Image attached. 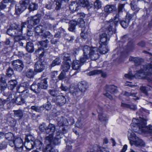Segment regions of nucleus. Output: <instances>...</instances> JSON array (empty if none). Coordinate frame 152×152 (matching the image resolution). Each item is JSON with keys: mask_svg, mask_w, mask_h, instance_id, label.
I'll use <instances>...</instances> for the list:
<instances>
[{"mask_svg": "<svg viewBox=\"0 0 152 152\" xmlns=\"http://www.w3.org/2000/svg\"><path fill=\"white\" fill-rule=\"evenodd\" d=\"M66 73L64 72H61V73L59 75L58 77V78L59 80H62L66 77Z\"/></svg>", "mask_w": 152, "mask_h": 152, "instance_id": "62", "label": "nucleus"}, {"mask_svg": "<svg viewBox=\"0 0 152 152\" xmlns=\"http://www.w3.org/2000/svg\"><path fill=\"white\" fill-rule=\"evenodd\" d=\"M53 3V5L56 6L55 9L57 10H59L61 6V3L60 0H50Z\"/></svg>", "mask_w": 152, "mask_h": 152, "instance_id": "35", "label": "nucleus"}, {"mask_svg": "<svg viewBox=\"0 0 152 152\" xmlns=\"http://www.w3.org/2000/svg\"><path fill=\"white\" fill-rule=\"evenodd\" d=\"M5 1L3 0L0 3V10H4L6 8L7 6Z\"/></svg>", "mask_w": 152, "mask_h": 152, "instance_id": "63", "label": "nucleus"}, {"mask_svg": "<svg viewBox=\"0 0 152 152\" xmlns=\"http://www.w3.org/2000/svg\"><path fill=\"white\" fill-rule=\"evenodd\" d=\"M61 62V60L59 58H57L53 61L51 64V67L59 65Z\"/></svg>", "mask_w": 152, "mask_h": 152, "instance_id": "42", "label": "nucleus"}, {"mask_svg": "<svg viewBox=\"0 0 152 152\" xmlns=\"http://www.w3.org/2000/svg\"><path fill=\"white\" fill-rule=\"evenodd\" d=\"M78 88L74 85H71L70 86V92L75 97H80L84 95V92L87 88V83L85 81H82L78 84Z\"/></svg>", "mask_w": 152, "mask_h": 152, "instance_id": "4", "label": "nucleus"}, {"mask_svg": "<svg viewBox=\"0 0 152 152\" xmlns=\"http://www.w3.org/2000/svg\"><path fill=\"white\" fill-rule=\"evenodd\" d=\"M34 75V71L33 69H29L26 71V76L28 78H30L33 77Z\"/></svg>", "mask_w": 152, "mask_h": 152, "instance_id": "50", "label": "nucleus"}, {"mask_svg": "<svg viewBox=\"0 0 152 152\" xmlns=\"http://www.w3.org/2000/svg\"><path fill=\"white\" fill-rule=\"evenodd\" d=\"M44 27L42 26L39 25L35 27L34 31L36 35L41 36L44 31Z\"/></svg>", "mask_w": 152, "mask_h": 152, "instance_id": "27", "label": "nucleus"}, {"mask_svg": "<svg viewBox=\"0 0 152 152\" xmlns=\"http://www.w3.org/2000/svg\"><path fill=\"white\" fill-rule=\"evenodd\" d=\"M116 4H110L106 5L104 8L105 12L107 14L112 13L116 10Z\"/></svg>", "mask_w": 152, "mask_h": 152, "instance_id": "19", "label": "nucleus"}, {"mask_svg": "<svg viewBox=\"0 0 152 152\" xmlns=\"http://www.w3.org/2000/svg\"><path fill=\"white\" fill-rule=\"evenodd\" d=\"M77 25H78L80 27L82 28H83V29H85L84 27L85 22L83 19L82 18H78L77 19Z\"/></svg>", "mask_w": 152, "mask_h": 152, "instance_id": "46", "label": "nucleus"}, {"mask_svg": "<svg viewBox=\"0 0 152 152\" xmlns=\"http://www.w3.org/2000/svg\"><path fill=\"white\" fill-rule=\"evenodd\" d=\"M34 147L35 146L37 149H39L42 146V143L40 141L37 140L34 141Z\"/></svg>", "mask_w": 152, "mask_h": 152, "instance_id": "45", "label": "nucleus"}, {"mask_svg": "<svg viewBox=\"0 0 152 152\" xmlns=\"http://www.w3.org/2000/svg\"><path fill=\"white\" fill-rule=\"evenodd\" d=\"M147 113V110L143 108H140L136 113L137 115L140 116L139 119L133 118L132 123L130 125L132 129L135 132L139 133H143L150 134H152V126L149 125L148 126H146V121L147 120L140 116H145Z\"/></svg>", "mask_w": 152, "mask_h": 152, "instance_id": "1", "label": "nucleus"}, {"mask_svg": "<svg viewBox=\"0 0 152 152\" xmlns=\"http://www.w3.org/2000/svg\"><path fill=\"white\" fill-rule=\"evenodd\" d=\"M41 17V15L39 14L30 17V18L31 22V26H35L38 24L39 22Z\"/></svg>", "mask_w": 152, "mask_h": 152, "instance_id": "18", "label": "nucleus"}, {"mask_svg": "<svg viewBox=\"0 0 152 152\" xmlns=\"http://www.w3.org/2000/svg\"><path fill=\"white\" fill-rule=\"evenodd\" d=\"M52 101L55 102L57 105L61 106L65 103L66 99L64 96L59 95L56 96L55 99H52Z\"/></svg>", "mask_w": 152, "mask_h": 152, "instance_id": "15", "label": "nucleus"}, {"mask_svg": "<svg viewBox=\"0 0 152 152\" xmlns=\"http://www.w3.org/2000/svg\"><path fill=\"white\" fill-rule=\"evenodd\" d=\"M17 82L15 80H12L8 83V88L10 90H13L16 86Z\"/></svg>", "mask_w": 152, "mask_h": 152, "instance_id": "36", "label": "nucleus"}, {"mask_svg": "<svg viewBox=\"0 0 152 152\" xmlns=\"http://www.w3.org/2000/svg\"><path fill=\"white\" fill-rule=\"evenodd\" d=\"M36 52L37 54L39 55L40 56L42 57L44 55V53L43 50L42 49H39L36 50Z\"/></svg>", "mask_w": 152, "mask_h": 152, "instance_id": "64", "label": "nucleus"}, {"mask_svg": "<svg viewBox=\"0 0 152 152\" xmlns=\"http://www.w3.org/2000/svg\"><path fill=\"white\" fill-rule=\"evenodd\" d=\"M109 40L107 38V34L105 33L102 34L99 36L100 44L107 45V41Z\"/></svg>", "mask_w": 152, "mask_h": 152, "instance_id": "22", "label": "nucleus"}, {"mask_svg": "<svg viewBox=\"0 0 152 152\" xmlns=\"http://www.w3.org/2000/svg\"><path fill=\"white\" fill-rule=\"evenodd\" d=\"M129 23V20H126V21L122 20L120 22V24L123 28H125L128 26Z\"/></svg>", "mask_w": 152, "mask_h": 152, "instance_id": "53", "label": "nucleus"}, {"mask_svg": "<svg viewBox=\"0 0 152 152\" xmlns=\"http://www.w3.org/2000/svg\"><path fill=\"white\" fill-rule=\"evenodd\" d=\"M15 149L16 150L21 149L22 150L23 144L22 139L20 138H16L15 139Z\"/></svg>", "mask_w": 152, "mask_h": 152, "instance_id": "21", "label": "nucleus"}, {"mask_svg": "<svg viewBox=\"0 0 152 152\" xmlns=\"http://www.w3.org/2000/svg\"><path fill=\"white\" fill-rule=\"evenodd\" d=\"M134 3L135 2L134 1H132L130 4V5L132 9L134 11V14H136L139 11L140 8L138 7Z\"/></svg>", "mask_w": 152, "mask_h": 152, "instance_id": "38", "label": "nucleus"}, {"mask_svg": "<svg viewBox=\"0 0 152 152\" xmlns=\"http://www.w3.org/2000/svg\"><path fill=\"white\" fill-rule=\"evenodd\" d=\"M63 132L57 131L55 134V132L51 133L48 136H46L45 138V144H53L55 145H58L61 143V139L63 134L66 132V131L63 127L62 128Z\"/></svg>", "mask_w": 152, "mask_h": 152, "instance_id": "3", "label": "nucleus"}, {"mask_svg": "<svg viewBox=\"0 0 152 152\" xmlns=\"http://www.w3.org/2000/svg\"><path fill=\"white\" fill-rule=\"evenodd\" d=\"M20 26L15 24L11 25L7 31V33L9 35L14 37L16 36L19 31H20Z\"/></svg>", "mask_w": 152, "mask_h": 152, "instance_id": "10", "label": "nucleus"}, {"mask_svg": "<svg viewBox=\"0 0 152 152\" xmlns=\"http://www.w3.org/2000/svg\"><path fill=\"white\" fill-rule=\"evenodd\" d=\"M44 62L41 60L37 61L34 65V71L37 72H40L45 69Z\"/></svg>", "mask_w": 152, "mask_h": 152, "instance_id": "13", "label": "nucleus"}, {"mask_svg": "<svg viewBox=\"0 0 152 152\" xmlns=\"http://www.w3.org/2000/svg\"><path fill=\"white\" fill-rule=\"evenodd\" d=\"M130 61H133L134 62L136 66L140 65L142 61H143L142 59L139 58L133 57H131L129 58Z\"/></svg>", "mask_w": 152, "mask_h": 152, "instance_id": "33", "label": "nucleus"}, {"mask_svg": "<svg viewBox=\"0 0 152 152\" xmlns=\"http://www.w3.org/2000/svg\"><path fill=\"white\" fill-rule=\"evenodd\" d=\"M26 23L25 22L22 23L20 25V31H19L18 33L16 36H14V40L15 42H18L20 41L22 39V37L21 36L22 35V31L23 29L24 28H26L25 26L26 25Z\"/></svg>", "mask_w": 152, "mask_h": 152, "instance_id": "17", "label": "nucleus"}, {"mask_svg": "<svg viewBox=\"0 0 152 152\" xmlns=\"http://www.w3.org/2000/svg\"><path fill=\"white\" fill-rule=\"evenodd\" d=\"M57 120L58 121V125L60 127L59 130L58 131L62 132L63 131L62 129V127H63L65 129L63 126L65 125H67V120L66 118L61 116L58 117Z\"/></svg>", "mask_w": 152, "mask_h": 152, "instance_id": "16", "label": "nucleus"}, {"mask_svg": "<svg viewBox=\"0 0 152 152\" xmlns=\"http://www.w3.org/2000/svg\"><path fill=\"white\" fill-rule=\"evenodd\" d=\"M78 6L77 3L75 1H72L69 5V7L71 10L75 11L77 10V8Z\"/></svg>", "mask_w": 152, "mask_h": 152, "instance_id": "43", "label": "nucleus"}, {"mask_svg": "<svg viewBox=\"0 0 152 152\" xmlns=\"http://www.w3.org/2000/svg\"><path fill=\"white\" fill-rule=\"evenodd\" d=\"M15 102L18 105H21L25 103V101L20 96H19L15 99Z\"/></svg>", "mask_w": 152, "mask_h": 152, "instance_id": "39", "label": "nucleus"}, {"mask_svg": "<svg viewBox=\"0 0 152 152\" xmlns=\"http://www.w3.org/2000/svg\"><path fill=\"white\" fill-rule=\"evenodd\" d=\"M41 37L42 38H48L50 39L52 38L53 35L49 31H47L44 33H43Z\"/></svg>", "mask_w": 152, "mask_h": 152, "instance_id": "41", "label": "nucleus"}, {"mask_svg": "<svg viewBox=\"0 0 152 152\" xmlns=\"http://www.w3.org/2000/svg\"><path fill=\"white\" fill-rule=\"evenodd\" d=\"M31 89L35 93H39L40 91V88L39 86L38 83L37 84L35 82H34L30 87Z\"/></svg>", "mask_w": 152, "mask_h": 152, "instance_id": "29", "label": "nucleus"}, {"mask_svg": "<svg viewBox=\"0 0 152 152\" xmlns=\"http://www.w3.org/2000/svg\"><path fill=\"white\" fill-rule=\"evenodd\" d=\"M128 136L130 141V143L131 145L134 144L135 146H143L145 145L144 142L137 137L131 129H129L128 130Z\"/></svg>", "mask_w": 152, "mask_h": 152, "instance_id": "5", "label": "nucleus"}, {"mask_svg": "<svg viewBox=\"0 0 152 152\" xmlns=\"http://www.w3.org/2000/svg\"><path fill=\"white\" fill-rule=\"evenodd\" d=\"M107 45L100 44V45L98 48L99 53L101 54H104L108 51V49L106 46Z\"/></svg>", "mask_w": 152, "mask_h": 152, "instance_id": "25", "label": "nucleus"}, {"mask_svg": "<svg viewBox=\"0 0 152 152\" xmlns=\"http://www.w3.org/2000/svg\"><path fill=\"white\" fill-rule=\"evenodd\" d=\"M12 64L14 70L18 71H21L24 68L23 61L19 59L13 61Z\"/></svg>", "mask_w": 152, "mask_h": 152, "instance_id": "12", "label": "nucleus"}, {"mask_svg": "<svg viewBox=\"0 0 152 152\" xmlns=\"http://www.w3.org/2000/svg\"><path fill=\"white\" fill-rule=\"evenodd\" d=\"M97 112L99 113L98 118L100 121L102 123H104L108 120L107 115L104 113L103 109L102 107L99 108Z\"/></svg>", "mask_w": 152, "mask_h": 152, "instance_id": "14", "label": "nucleus"}, {"mask_svg": "<svg viewBox=\"0 0 152 152\" xmlns=\"http://www.w3.org/2000/svg\"><path fill=\"white\" fill-rule=\"evenodd\" d=\"M95 7L97 9L100 8L101 7V3L99 0H96L94 3Z\"/></svg>", "mask_w": 152, "mask_h": 152, "instance_id": "59", "label": "nucleus"}, {"mask_svg": "<svg viewBox=\"0 0 152 152\" xmlns=\"http://www.w3.org/2000/svg\"><path fill=\"white\" fill-rule=\"evenodd\" d=\"M97 146L98 148L96 151V152H109L108 148H105L103 147H99L97 145H95L94 147Z\"/></svg>", "mask_w": 152, "mask_h": 152, "instance_id": "47", "label": "nucleus"}, {"mask_svg": "<svg viewBox=\"0 0 152 152\" xmlns=\"http://www.w3.org/2000/svg\"><path fill=\"white\" fill-rule=\"evenodd\" d=\"M49 41L46 39L44 41H39V43L43 48H46L47 46V43Z\"/></svg>", "mask_w": 152, "mask_h": 152, "instance_id": "52", "label": "nucleus"}, {"mask_svg": "<svg viewBox=\"0 0 152 152\" xmlns=\"http://www.w3.org/2000/svg\"><path fill=\"white\" fill-rule=\"evenodd\" d=\"M6 141L12 140L14 139L13 134L10 132L6 134L5 135Z\"/></svg>", "mask_w": 152, "mask_h": 152, "instance_id": "48", "label": "nucleus"}, {"mask_svg": "<svg viewBox=\"0 0 152 152\" xmlns=\"http://www.w3.org/2000/svg\"><path fill=\"white\" fill-rule=\"evenodd\" d=\"M48 92L51 96H56L58 93V91L55 89L50 90L48 91Z\"/></svg>", "mask_w": 152, "mask_h": 152, "instance_id": "55", "label": "nucleus"}, {"mask_svg": "<svg viewBox=\"0 0 152 152\" xmlns=\"http://www.w3.org/2000/svg\"><path fill=\"white\" fill-rule=\"evenodd\" d=\"M70 64L69 62H64L61 66V69L63 72L66 73L68 72L70 68Z\"/></svg>", "mask_w": 152, "mask_h": 152, "instance_id": "30", "label": "nucleus"}, {"mask_svg": "<svg viewBox=\"0 0 152 152\" xmlns=\"http://www.w3.org/2000/svg\"><path fill=\"white\" fill-rule=\"evenodd\" d=\"M134 48V45L131 42H129L127 44V50L128 51L133 50Z\"/></svg>", "mask_w": 152, "mask_h": 152, "instance_id": "51", "label": "nucleus"}, {"mask_svg": "<svg viewBox=\"0 0 152 152\" xmlns=\"http://www.w3.org/2000/svg\"><path fill=\"white\" fill-rule=\"evenodd\" d=\"M119 21V15L118 14H117L116 15L113 20H111L109 21H110V22H113V25H114L115 26H117V23Z\"/></svg>", "mask_w": 152, "mask_h": 152, "instance_id": "49", "label": "nucleus"}, {"mask_svg": "<svg viewBox=\"0 0 152 152\" xmlns=\"http://www.w3.org/2000/svg\"><path fill=\"white\" fill-rule=\"evenodd\" d=\"M69 30L71 31H74L75 29L76 26L77 25L76 21L74 20H71L69 22Z\"/></svg>", "mask_w": 152, "mask_h": 152, "instance_id": "34", "label": "nucleus"}, {"mask_svg": "<svg viewBox=\"0 0 152 152\" xmlns=\"http://www.w3.org/2000/svg\"><path fill=\"white\" fill-rule=\"evenodd\" d=\"M108 26L107 28V32H110L109 35H111L113 32H115V27L113 23V22H110V21L109 22L107 23Z\"/></svg>", "mask_w": 152, "mask_h": 152, "instance_id": "23", "label": "nucleus"}, {"mask_svg": "<svg viewBox=\"0 0 152 152\" xmlns=\"http://www.w3.org/2000/svg\"><path fill=\"white\" fill-rule=\"evenodd\" d=\"M134 76L138 79H146L152 88V61L149 64L142 66L140 70L137 72Z\"/></svg>", "mask_w": 152, "mask_h": 152, "instance_id": "2", "label": "nucleus"}, {"mask_svg": "<svg viewBox=\"0 0 152 152\" xmlns=\"http://www.w3.org/2000/svg\"><path fill=\"white\" fill-rule=\"evenodd\" d=\"M31 109L37 112H39L41 111V107L37 105L32 106L31 107Z\"/></svg>", "mask_w": 152, "mask_h": 152, "instance_id": "58", "label": "nucleus"}, {"mask_svg": "<svg viewBox=\"0 0 152 152\" xmlns=\"http://www.w3.org/2000/svg\"><path fill=\"white\" fill-rule=\"evenodd\" d=\"M104 89L107 92L104 93V95L110 100H113V98L108 92L114 94L116 93L118 91L117 87L114 85H107L105 87Z\"/></svg>", "mask_w": 152, "mask_h": 152, "instance_id": "7", "label": "nucleus"}, {"mask_svg": "<svg viewBox=\"0 0 152 152\" xmlns=\"http://www.w3.org/2000/svg\"><path fill=\"white\" fill-rule=\"evenodd\" d=\"M44 107L47 110H50L52 107V105L50 102L48 101L47 103L43 105Z\"/></svg>", "mask_w": 152, "mask_h": 152, "instance_id": "61", "label": "nucleus"}, {"mask_svg": "<svg viewBox=\"0 0 152 152\" xmlns=\"http://www.w3.org/2000/svg\"><path fill=\"white\" fill-rule=\"evenodd\" d=\"M55 125L52 124H49L47 126L45 124L43 123L39 126V129L42 132H45L49 134L53 132H55Z\"/></svg>", "mask_w": 152, "mask_h": 152, "instance_id": "8", "label": "nucleus"}, {"mask_svg": "<svg viewBox=\"0 0 152 152\" xmlns=\"http://www.w3.org/2000/svg\"><path fill=\"white\" fill-rule=\"evenodd\" d=\"M14 116L18 120L21 119L23 116V112L22 110H13Z\"/></svg>", "mask_w": 152, "mask_h": 152, "instance_id": "26", "label": "nucleus"}, {"mask_svg": "<svg viewBox=\"0 0 152 152\" xmlns=\"http://www.w3.org/2000/svg\"><path fill=\"white\" fill-rule=\"evenodd\" d=\"M101 74V76L102 77H104L106 76V74L105 73H103L101 70L96 69L92 71L87 73V75L89 76H91L94 75Z\"/></svg>", "mask_w": 152, "mask_h": 152, "instance_id": "24", "label": "nucleus"}, {"mask_svg": "<svg viewBox=\"0 0 152 152\" xmlns=\"http://www.w3.org/2000/svg\"><path fill=\"white\" fill-rule=\"evenodd\" d=\"M14 71L12 68L9 67L7 70V75L9 77H10L13 75Z\"/></svg>", "mask_w": 152, "mask_h": 152, "instance_id": "56", "label": "nucleus"}, {"mask_svg": "<svg viewBox=\"0 0 152 152\" xmlns=\"http://www.w3.org/2000/svg\"><path fill=\"white\" fill-rule=\"evenodd\" d=\"M34 138L32 136H27L25 138L24 145L27 149L31 150L34 147Z\"/></svg>", "mask_w": 152, "mask_h": 152, "instance_id": "11", "label": "nucleus"}, {"mask_svg": "<svg viewBox=\"0 0 152 152\" xmlns=\"http://www.w3.org/2000/svg\"><path fill=\"white\" fill-rule=\"evenodd\" d=\"M81 7H89V3L87 0H79L78 2Z\"/></svg>", "mask_w": 152, "mask_h": 152, "instance_id": "37", "label": "nucleus"}, {"mask_svg": "<svg viewBox=\"0 0 152 152\" xmlns=\"http://www.w3.org/2000/svg\"><path fill=\"white\" fill-rule=\"evenodd\" d=\"M38 8V6L37 4L35 3H31L30 4L28 9L30 11H31L37 10Z\"/></svg>", "mask_w": 152, "mask_h": 152, "instance_id": "44", "label": "nucleus"}, {"mask_svg": "<svg viewBox=\"0 0 152 152\" xmlns=\"http://www.w3.org/2000/svg\"><path fill=\"white\" fill-rule=\"evenodd\" d=\"M83 56L80 58V61L82 64L85 62L87 60L90 58L88 54V50L87 49L85 50L84 46L83 47Z\"/></svg>", "mask_w": 152, "mask_h": 152, "instance_id": "20", "label": "nucleus"}, {"mask_svg": "<svg viewBox=\"0 0 152 152\" xmlns=\"http://www.w3.org/2000/svg\"><path fill=\"white\" fill-rule=\"evenodd\" d=\"M64 56L63 58L64 61H63L64 62H69L70 61V55L69 54L67 53H65L64 54Z\"/></svg>", "mask_w": 152, "mask_h": 152, "instance_id": "54", "label": "nucleus"}, {"mask_svg": "<svg viewBox=\"0 0 152 152\" xmlns=\"http://www.w3.org/2000/svg\"><path fill=\"white\" fill-rule=\"evenodd\" d=\"M26 50L29 53H32L34 50V48L33 43L31 42L26 43Z\"/></svg>", "mask_w": 152, "mask_h": 152, "instance_id": "32", "label": "nucleus"}, {"mask_svg": "<svg viewBox=\"0 0 152 152\" xmlns=\"http://www.w3.org/2000/svg\"><path fill=\"white\" fill-rule=\"evenodd\" d=\"M17 90L18 92L21 93H24L26 91V90L21 85L18 88Z\"/></svg>", "mask_w": 152, "mask_h": 152, "instance_id": "57", "label": "nucleus"}, {"mask_svg": "<svg viewBox=\"0 0 152 152\" xmlns=\"http://www.w3.org/2000/svg\"><path fill=\"white\" fill-rule=\"evenodd\" d=\"M7 141L3 142L0 144V150H2L6 148L7 146Z\"/></svg>", "mask_w": 152, "mask_h": 152, "instance_id": "60", "label": "nucleus"}, {"mask_svg": "<svg viewBox=\"0 0 152 152\" xmlns=\"http://www.w3.org/2000/svg\"><path fill=\"white\" fill-rule=\"evenodd\" d=\"M46 146L44 150V152H54L55 150L51 145V144H45Z\"/></svg>", "mask_w": 152, "mask_h": 152, "instance_id": "40", "label": "nucleus"}, {"mask_svg": "<svg viewBox=\"0 0 152 152\" xmlns=\"http://www.w3.org/2000/svg\"><path fill=\"white\" fill-rule=\"evenodd\" d=\"M29 0H24L20 1L19 6L16 7L15 13L17 15H20L26 9L27 5L29 4Z\"/></svg>", "mask_w": 152, "mask_h": 152, "instance_id": "9", "label": "nucleus"}, {"mask_svg": "<svg viewBox=\"0 0 152 152\" xmlns=\"http://www.w3.org/2000/svg\"><path fill=\"white\" fill-rule=\"evenodd\" d=\"M83 65L78 60L74 61L72 64V67L73 69L78 70L80 69L81 66Z\"/></svg>", "mask_w": 152, "mask_h": 152, "instance_id": "28", "label": "nucleus"}, {"mask_svg": "<svg viewBox=\"0 0 152 152\" xmlns=\"http://www.w3.org/2000/svg\"><path fill=\"white\" fill-rule=\"evenodd\" d=\"M84 47L85 50H88V54L91 60H95L99 58V55L97 48L90 47L87 45L84 46Z\"/></svg>", "mask_w": 152, "mask_h": 152, "instance_id": "6", "label": "nucleus"}, {"mask_svg": "<svg viewBox=\"0 0 152 152\" xmlns=\"http://www.w3.org/2000/svg\"><path fill=\"white\" fill-rule=\"evenodd\" d=\"M38 83L40 89H46L48 87L47 82V79L45 78L42 80L41 82Z\"/></svg>", "mask_w": 152, "mask_h": 152, "instance_id": "31", "label": "nucleus"}]
</instances>
